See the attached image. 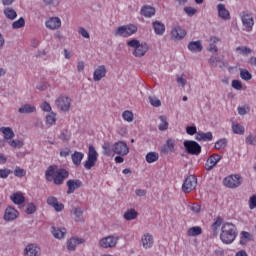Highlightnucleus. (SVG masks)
Here are the masks:
<instances>
[{
	"label": "nucleus",
	"instance_id": "obj_17",
	"mask_svg": "<svg viewBox=\"0 0 256 256\" xmlns=\"http://www.w3.org/2000/svg\"><path fill=\"white\" fill-rule=\"evenodd\" d=\"M218 17L223 19V21H229L231 19V13L225 7V4H218L217 5Z\"/></svg>",
	"mask_w": 256,
	"mask_h": 256
},
{
	"label": "nucleus",
	"instance_id": "obj_31",
	"mask_svg": "<svg viewBox=\"0 0 256 256\" xmlns=\"http://www.w3.org/2000/svg\"><path fill=\"white\" fill-rule=\"evenodd\" d=\"M0 132L3 133L4 139L6 141H10L15 137V132H13V129L11 127H1Z\"/></svg>",
	"mask_w": 256,
	"mask_h": 256
},
{
	"label": "nucleus",
	"instance_id": "obj_23",
	"mask_svg": "<svg viewBox=\"0 0 256 256\" xmlns=\"http://www.w3.org/2000/svg\"><path fill=\"white\" fill-rule=\"evenodd\" d=\"M175 151V141L173 139H168L166 144L161 147L162 155H168V153H173Z\"/></svg>",
	"mask_w": 256,
	"mask_h": 256
},
{
	"label": "nucleus",
	"instance_id": "obj_61",
	"mask_svg": "<svg viewBox=\"0 0 256 256\" xmlns=\"http://www.w3.org/2000/svg\"><path fill=\"white\" fill-rule=\"evenodd\" d=\"M249 207H250V209H255V207H256V195H253L252 197H250Z\"/></svg>",
	"mask_w": 256,
	"mask_h": 256
},
{
	"label": "nucleus",
	"instance_id": "obj_32",
	"mask_svg": "<svg viewBox=\"0 0 256 256\" xmlns=\"http://www.w3.org/2000/svg\"><path fill=\"white\" fill-rule=\"evenodd\" d=\"M35 111H36L35 106H33L31 104L22 105L18 109V112L21 113V114L35 113Z\"/></svg>",
	"mask_w": 256,
	"mask_h": 256
},
{
	"label": "nucleus",
	"instance_id": "obj_38",
	"mask_svg": "<svg viewBox=\"0 0 256 256\" xmlns=\"http://www.w3.org/2000/svg\"><path fill=\"white\" fill-rule=\"evenodd\" d=\"M221 225H223V218L217 217L211 226L214 235H217V230L219 229V227H221Z\"/></svg>",
	"mask_w": 256,
	"mask_h": 256
},
{
	"label": "nucleus",
	"instance_id": "obj_47",
	"mask_svg": "<svg viewBox=\"0 0 256 256\" xmlns=\"http://www.w3.org/2000/svg\"><path fill=\"white\" fill-rule=\"evenodd\" d=\"M122 118L124 121H127L128 123H132L133 121V112L126 110L122 113Z\"/></svg>",
	"mask_w": 256,
	"mask_h": 256
},
{
	"label": "nucleus",
	"instance_id": "obj_20",
	"mask_svg": "<svg viewBox=\"0 0 256 256\" xmlns=\"http://www.w3.org/2000/svg\"><path fill=\"white\" fill-rule=\"evenodd\" d=\"M141 243L144 249H151V247H153V243H155L153 235H151L150 233L144 234L141 238Z\"/></svg>",
	"mask_w": 256,
	"mask_h": 256
},
{
	"label": "nucleus",
	"instance_id": "obj_56",
	"mask_svg": "<svg viewBox=\"0 0 256 256\" xmlns=\"http://www.w3.org/2000/svg\"><path fill=\"white\" fill-rule=\"evenodd\" d=\"M186 133L188 135H197V133H199V132H197V127H195V126H188V127H186Z\"/></svg>",
	"mask_w": 256,
	"mask_h": 256
},
{
	"label": "nucleus",
	"instance_id": "obj_19",
	"mask_svg": "<svg viewBox=\"0 0 256 256\" xmlns=\"http://www.w3.org/2000/svg\"><path fill=\"white\" fill-rule=\"evenodd\" d=\"M106 75H107V68L105 67V65H100L94 70L93 80L101 81V79H103V77H105Z\"/></svg>",
	"mask_w": 256,
	"mask_h": 256
},
{
	"label": "nucleus",
	"instance_id": "obj_43",
	"mask_svg": "<svg viewBox=\"0 0 256 256\" xmlns=\"http://www.w3.org/2000/svg\"><path fill=\"white\" fill-rule=\"evenodd\" d=\"M240 77L244 81H251V79H253V75H251V73L247 69L240 70Z\"/></svg>",
	"mask_w": 256,
	"mask_h": 256
},
{
	"label": "nucleus",
	"instance_id": "obj_40",
	"mask_svg": "<svg viewBox=\"0 0 256 256\" xmlns=\"http://www.w3.org/2000/svg\"><path fill=\"white\" fill-rule=\"evenodd\" d=\"M147 163H155V161H159V154L157 152H149L146 155Z\"/></svg>",
	"mask_w": 256,
	"mask_h": 256
},
{
	"label": "nucleus",
	"instance_id": "obj_58",
	"mask_svg": "<svg viewBox=\"0 0 256 256\" xmlns=\"http://www.w3.org/2000/svg\"><path fill=\"white\" fill-rule=\"evenodd\" d=\"M184 11H185V13H187V15H189V17H193V15H195V13H197V9H195L193 7H185Z\"/></svg>",
	"mask_w": 256,
	"mask_h": 256
},
{
	"label": "nucleus",
	"instance_id": "obj_3",
	"mask_svg": "<svg viewBox=\"0 0 256 256\" xmlns=\"http://www.w3.org/2000/svg\"><path fill=\"white\" fill-rule=\"evenodd\" d=\"M128 47H132L134 49L133 55L134 57H145L147 51H149V46L145 42H140L137 39H132L127 42Z\"/></svg>",
	"mask_w": 256,
	"mask_h": 256
},
{
	"label": "nucleus",
	"instance_id": "obj_8",
	"mask_svg": "<svg viewBox=\"0 0 256 256\" xmlns=\"http://www.w3.org/2000/svg\"><path fill=\"white\" fill-rule=\"evenodd\" d=\"M117 243H119V237L109 235L100 239L99 247H101L102 249H113V247H115Z\"/></svg>",
	"mask_w": 256,
	"mask_h": 256
},
{
	"label": "nucleus",
	"instance_id": "obj_39",
	"mask_svg": "<svg viewBox=\"0 0 256 256\" xmlns=\"http://www.w3.org/2000/svg\"><path fill=\"white\" fill-rule=\"evenodd\" d=\"M124 219H126V221H133V219H137V211H135V209L128 210L124 213Z\"/></svg>",
	"mask_w": 256,
	"mask_h": 256
},
{
	"label": "nucleus",
	"instance_id": "obj_59",
	"mask_svg": "<svg viewBox=\"0 0 256 256\" xmlns=\"http://www.w3.org/2000/svg\"><path fill=\"white\" fill-rule=\"evenodd\" d=\"M246 143L248 145H256V137L253 136V134H250L247 138H246Z\"/></svg>",
	"mask_w": 256,
	"mask_h": 256
},
{
	"label": "nucleus",
	"instance_id": "obj_51",
	"mask_svg": "<svg viewBox=\"0 0 256 256\" xmlns=\"http://www.w3.org/2000/svg\"><path fill=\"white\" fill-rule=\"evenodd\" d=\"M14 175L15 177H25V175H27V172L25 171V169H22L20 167H16L14 170Z\"/></svg>",
	"mask_w": 256,
	"mask_h": 256
},
{
	"label": "nucleus",
	"instance_id": "obj_7",
	"mask_svg": "<svg viewBox=\"0 0 256 256\" xmlns=\"http://www.w3.org/2000/svg\"><path fill=\"white\" fill-rule=\"evenodd\" d=\"M98 158H99V153H97L95 146L90 145L88 148V158H87V161L84 163L85 169H87V171H90V169H93V167H95V163H97Z\"/></svg>",
	"mask_w": 256,
	"mask_h": 256
},
{
	"label": "nucleus",
	"instance_id": "obj_42",
	"mask_svg": "<svg viewBox=\"0 0 256 256\" xmlns=\"http://www.w3.org/2000/svg\"><path fill=\"white\" fill-rule=\"evenodd\" d=\"M227 143H228L227 138H221L215 143L214 147L218 151H221V149H225V147H227Z\"/></svg>",
	"mask_w": 256,
	"mask_h": 256
},
{
	"label": "nucleus",
	"instance_id": "obj_13",
	"mask_svg": "<svg viewBox=\"0 0 256 256\" xmlns=\"http://www.w3.org/2000/svg\"><path fill=\"white\" fill-rule=\"evenodd\" d=\"M113 151L116 155H122V157H125V155L129 154V146H127V143L123 141H118L113 145Z\"/></svg>",
	"mask_w": 256,
	"mask_h": 256
},
{
	"label": "nucleus",
	"instance_id": "obj_24",
	"mask_svg": "<svg viewBox=\"0 0 256 256\" xmlns=\"http://www.w3.org/2000/svg\"><path fill=\"white\" fill-rule=\"evenodd\" d=\"M46 27L52 31L59 29V27H61V19H59V17L50 18L48 21H46Z\"/></svg>",
	"mask_w": 256,
	"mask_h": 256
},
{
	"label": "nucleus",
	"instance_id": "obj_34",
	"mask_svg": "<svg viewBox=\"0 0 256 256\" xmlns=\"http://www.w3.org/2000/svg\"><path fill=\"white\" fill-rule=\"evenodd\" d=\"M203 233V229L199 226H194L188 229L187 235L188 237H197V235H201Z\"/></svg>",
	"mask_w": 256,
	"mask_h": 256
},
{
	"label": "nucleus",
	"instance_id": "obj_45",
	"mask_svg": "<svg viewBox=\"0 0 256 256\" xmlns=\"http://www.w3.org/2000/svg\"><path fill=\"white\" fill-rule=\"evenodd\" d=\"M232 130L236 135H243L245 133V127L241 126V124H233Z\"/></svg>",
	"mask_w": 256,
	"mask_h": 256
},
{
	"label": "nucleus",
	"instance_id": "obj_41",
	"mask_svg": "<svg viewBox=\"0 0 256 256\" xmlns=\"http://www.w3.org/2000/svg\"><path fill=\"white\" fill-rule=\"evenodd\" d=\"M236 52L239 53L240 55H251V53H253V50L246 46H238L236 48Z\"/></svg>",
	"mask_w": 256,
	"mask_h": 256
},
{
	"label": "nucleus",
	"instance_id": "obj_16",
	"mask_svg": "<svg viewBox=\"0 0 256 256\" xmlns=\"http://www.w3.org/2000/svg\"><path fill=\"white\" fill-rule=\"evenodd\" d=\"M47 205L53 207V209L57 211V213L65 209V205H63V203H59V200H57V197L55 196H50L47 198Z\"/></svg>",
	"mask_w": 256,
	"mask_h": 256
},
{
	"label": "nucleus",
	"instance_id": "obj_21",
	"mask_svg": "<svg viewBox=\"0 0 256 256\" xmlns=\"http://www.w3.org/2000/svg\"><path fill=\"white\" fill-rule=\"evenodd\" d=\"M82 243H85V239L72 237L67 241V249L68 251H75L77 245H82Z\"/></svg>",
	"mask_w": 256,
	"mask_h": 256
},
{
	"label": "nucleus",
	"instance_id": "obj_28",
	"mask_svg": "<svg viewBox=\"0 0 256 256\" xmlns=\"http://www.w3.org/2000/svg\"><path fill=\"white\" fill-rule=\"evenodd\" d=\"M141 15L146 18L153 17L155 15V8L149 5H145L140 10Z\"/></svg>",
	"mask_w": 256,
	"mask_h": 256
},
{
	"label": "nucleus",
	"instance_id": "obj_6",
	"mask_svg": "<svg viewBox=\"0 0 256 256\" xmlns=\"http://www.w3.org/2000/svg\"><path fill=\"white\" fill-rule=\"evenodd\" d=\"M223 183L228 189H237L243 184V177L239 174H232L224 178Z\"/></svg>",
	"mask_w": 256,
	"mask_h": 256
},
{
	"label": "nucleus",
	"instance_id": "obj_44",
	"mask_svg": "<svg viewBox=\"0 0 256 256\" xmlns=\"http://www.w3.org/2000/svg\"><path fill=\"white\" fill-rule=\"evenodd\" d=\"M8 145H10V147H12L13 149H21V147H23V141L19 140V139H15V140H8Z\"/></svg>",
	"mask_w": 256,
	"mask_h": 256
},
{
	"label": "nucleus",
	"instance_id": "obj_53",
	"mask_svg": "<svg viewBox=\"0 0 256 256\" xmlns=\"http://www.w3.org/2000/svg\"><path fill=\"white\" fill-rule=\"evenodd\" d=\"M188 207L193 213H201V205H199L198 203H193Z\"/></svg>",
	"mask_w": 256,
	"mask_h": 256
},
{
	"label": "nucleus",
	"instance_id": "obj_54",
	"mask_svg": "<svg viewBox=\"0 0 256 256\" xmlns=\"http://www.w3.org/2000/svg\"><path fill=\"white\" fill-rule=\"evenodd\" d=\"M13 173L9 169H0V179H7Z\"/></svg>",
	"mask_w": 256,
	"mask_h": 256
},
{
	"label": "nucleus",
	"instance_id": "obj_33",
	"mask_svg": "<svg viewBox=\"0 0 256 256\" xmlns=\"http://www.w3.org/2000/svg\"><path fill=\"white\" fill-rule=\"evenodd\" d=\"M11 200L13 203H15V205H22V203H25V196H23L21 193H14L11 196Z\"/></svg>",
	"mask_w": 256,
	"mask_h": 256
},
{
	"label": "nucleus",
	"instance_id": "obj_64",
	"mask_svg": "<svg viewBox=\"0 0 256 256\" xmlns=\"http://www.w3.org/2000/svg\"><path fill=\"white\" fill-rule=\"evenodd\" d=\"M36 88L38 89V91H47V83L41 82L37 85Z\"/></svg>",
	"mask_w": 256,
	"mask_h": 256
},
{
	"label": "nucleus",
	"instance_id": "obj_9",
	"mask_svg": "<svg viewBox=\"0 0 256 256\" xmlns=\"http://www.w3.org/2000/svg\"><path fill=\"white\" fill-rule=\"evenodd\" d=\"M171 39L173 41H183L187 37V30L183 29L181 26H174L170 32Z\"/></svg>",
	"mask_w": 256,
	"mask_h": 256
},
{
	"label": "nucleus",
	"instance_id": "obj_55",
	"mask_svg": "<svg viewBox=\"0 0 256 256\" xmlns=\"http://www.w3.org/2000/svg\"><path fill=\"white\" fill-rule=\"evenodd\" d=\"M232 87H233V89H236L237 91H241V89H243V84L241 83L240 80H233Z\"/></svg>",
	"mask_w": 256,
	"mask_h": 256
},
{
	"label": "nucleus",
	"instance_id": "obj_12",
	"mask_svg": "<svg viewBox=\"0 0 256 256\" xmlns=\"http://www.w3.org/2000/svg\"><path fill=\"white\" fill-rule=\"evenodd\" d=\"M184 147L190 155H199L201 153V145L195 141H184Z\"/></svg>",
	"mask_w": 256,
	"mask_h": 256
},
{
	"label": "nucleus",
	"instance_id": "obj_35",
	"mask_svg": "<svg viewBox=\"0 0 256 256\" xmlns=\"http://www.w3.org/2000/svg\"><path fill=\"white\" fill-rule=\"evenodd\" d=\"M102 149H103V155H106V157H111V155H113V153H115V151H113V148H111V143L109 142H104V144L102 145Z\"/></svg>",
	"mask_w": 256,
	"mask_h": 256
},
{
	"label": "nucleus",
	"instance_id": "obj_5",
	"mask_svg": "<svg viewBox=\"0 0 256 256\" xmlns=\"http://www.w3.org/2000/svg\"><path fill=\"white\" fill-rule=\"evenodd\" d=\"M137 32V26L133 24L119 26L114 32L115 37H131Z\"/></svg>",
	"mask_w": 256,
	"mask_h": 256
},
{
	"label": "nucleus",
	"instance_id": "obj_1",
	"mask_svg": "<svg viewBox=\"0 0 256 256\" xmlns=\"http://www.w3.org/2000/svg\"><path fill=\"white\" fill-rule=\"evenodd\" d=\"M46 181H53L54 185H63L65 179H69V171L60 168L57 169L55 165L49 166L45 172Z\"/></svg>",
	"mask_w": 256,
	"mask_h": 256
},
{
	"label": "nucleus",
	"instance_id": "obj_26",
	"mask_svg": "<svg viewBox=\"0 0 256 256\" xmlns=\"http://www.w3.org/2000/svg\"><path fill=\"white\" fill-rule=\"evenodd\" d=\"M152 27H153L154 33L156 35H164V33H165V24H163L161 21H154L152 23Z\"/></svg>",
	"mask_w": 256,
	"mask_h": 256
},
{
	"label": "nucleus",
	"instance_id": "obj_18",
	"mask_svg": "<svg viewBox=\"0 0 256 256\" xmlns=\"http://www.w3.org/2000/svg\"><path fill=\"white\" fill-rule=\"evenodd\" d=\"M66 185L68 187L67 195H71L83 185V182L81 180H68Z\"/></svg>",
	"mask_w": 256,
	"mask_h": 256
},
{
	"label": "nucleus",
	"instance_id": "obj_50",
	"mask_svg": "<svg viewBox=\"0 0 256 256\" xmlns=\"http://www.w3.org/2000/svg\"><path fill=\"white\" fill-rule=\"evenodd\" d=\"M149 103L152 105V107H161V100L155 96H149Z\"/></svg>",
	"mask_w": 256,
	"mask_h": 256
},
{
	"label": "nucleus",
	"instance_id": "obj_29",
	"mask_svg": "<svg viewBox=\"0 0 256 256\" xmlns=\"http://www.w3.org/2000/svg\"><path fill=\"white\" fill-rule=\"evenodd\" d=\"M196 141H213V133L198 132L195 136Z\"/></svg>",
	"mask_w": 256,
	"mask_h": 256
},
{
	"label": "nucleus",
	"instance_id": "obj_11",
	"mask_svg": "<svg viewBox=\"0 0 256 256\" xmlns=\"http://www.w3.org/2000/svg\"><path fill=\"white\" fill-rule=\"evenodd\" d=\"M55 105L60 109V111L67 112L71 109V98L68 96H60L56 99Z\"/></svg>",
	"mask_w": 256,
	"mask_h": 256
},
{
	"label": "nucleus",
	"instance_id": "obj_15",
	"mask_svg": "<svg viewBox=\"0 0 256 256\" xmlns=\"http://www.w3.org/2000/svg\"><path fill=\"white\" fill-rule=\"evenodd\" d=\"M223 159V157L219 154H213L211 155L205 163V169L206 171H211L216 165L217 163Z\"/></svg>",
	"mask_w": 256,
	"mask_h": 256
},
{
	"label": "nucleus",
	"instance_id": "obj_36",
	"mask_svg": "<svg viewBox=\"0 0 256 256\" xmlns=\"http://www.w3.org/2000/svg\"><path fill=\"white\" fill-rule=\"evenodd\" d=\"M4 15L7 17V19H10V21H14V19H17V12L13 8H6L4 9Z\"/></svg>",
	"mask_w": 256,
	"mask_h": 256
},
{
	"label": "nucleus",
	"instance_id": "obj_27",
	"mask_svg": "<svg viewBox=\"0 0 256 256\" xmlns=\"http://www.w3.org/2000/svg\"><path fill=\"white\" fill-rule=\"evenodd\" d=\"M85 157V154L82 152L75 151L71 155L72 163L75 165V167H79L81 165V162L83 161V158Z\"/></svg>",
	"mask_w": 256,
	"mask_h": 256
},
{
	"label": "nucleus",
	"instance_id": "obj_2",
	"mask_svg": "<svg viewBox=\"0 0 256 256\" xmlns=\"http://www.w3.org/2000/svg\"><path fill=\"white\" fill-rule=\"evenodd\" d=\"M220 239L225 245H231L237 239V227L229 222L222 224Z\"/></svg>",
	"mask_w": 256,
	"mask_h": 256
},
{
	"label": "nucleus",
	"instance_id": "obj_22",
	"mask_svg": "<svg viewBox=\"0 0 256 256\" xmlns=\"http://www.w3.org/2000/svg\"><path fill=\"white\" fill-rule=\"evenodd\" d=\"M41 255V248L35 244H29L25 248V256H39Z\"/></svg>",
	"mask_w": 256,
	"mask_h": 256
},
{
	"label": "nucleus",
	"instance_id": "obj_30",
	"mask_svg": "<svg viewBox=\"0 0 256 256\" xmlns=\"http://www.w3.org/2000/svg\"><path fill=\"white\" fill-rule=\"evenodd\" d=\"M51 233L55 239H63L65 237V234L67 233V230L65 228H57L52 226Z\"/></svg>",
	"mask_w": 256,
	"mask_h": 256
},
{
	"label": "nucleus",
	"instance_id": "obj_25",
	"mask_svg": "<svg viewBox=\"0 0 256 256\" xmlns=\"http://www.w3.org/2000/svg\"><path fill=\"white\" fill-rule=\"evenodd\" d=\"M188 49L191 53H201L203 51V44L200 40L192 41L188 44Z\"/></svg>",
	"mask_w": 256,
	"mask_h": 256
},
{
	"label": "nucleus",
	"instance_id": "obj_60",
	"mask_svg": "<svg viewBox=\"0 0 256 256\" xmlns=\"http://www.w3.org/2000/svg\"><path fill=\"white\" fill-rule=\"evenodd\" d=\"M177 83L180 85V87H185L187 85V79L182 76L177 77Z\"/></svg>",
	"mask_w": 256,
	"mask_h": 256
},
{
	"label": "nucleus",
	"instance_id": "obj_57",
	"mask_svg": "<svg viewBox=\"0 0 256 256\" xmlns=\"http://www.w3.org/2000/svg\"><path fill=\"white\" fill-rule=\"evenodd\" d=\"M78 33H79L82 37H84V39H90V37H91V36L89 35V32H87L86 29L83 28V27H81V28L78 29Z\"/></svg>",
	"mask_w": 256,
	"mask_h": 256
},
{
	"label": "nucleus",
	"instance_id": "obj_49",
	"mask_svg": "<svg viewBox=\"0 0 256 256\" xmlns=\"http://www.w3.org/2000/svg\"><path fill=\"white\" fill-rule=\"evenodd\" d=\"M56 121H57V118H56L55 113L51 112L50 114H48L46 116V123L48 125H55Z\"/></svg>",
	"mask_w": 256,
	"mask_h": 256
},
{
	"label": "nucleus",
	"instance_id": "obj_10",
	"mask_svg": "<svg viewBox=\"0 0 256 256\" xmlns=\"http://www.w3.org/2000/svg\"><path fill=\"white\" fill-rule=\"evenodd\" d=\"M195 187H197V177L190 175L185 179L182 185V191L183 193H191Z\"/></svg>",
	"mask_w": 256,
	"mask_h": 256
},
{
	"label": "nucleus",
	"instance_id": "obj_14",
	"mask_svg": "<svg viewBox=\"0 0 256 256\" xmlns=\"http://www.w3.org/2000/svg\"><path fill=\"white\" fill-rule=\"evenodd\" d=\"M17 217H19V211H17V209H15L12 206H8L5 211H4V216L3 219L9 223L11 221H15V219H17Z\"/></svg>",
	"mask_w": 256,
	"mask_h": 256
},
{
	"label": "nucleus",
	"instance_id": "obj_37",
	"mask_svg": "<svg viewBox=\"0 0 256 256\" xmlns=\"http://www.w3.org/2000/svg\"><path fill=\"white\" fill-rule=\"evenodd\" d=\"M161 123L158 126L159 131H167L169 129V122H167L166 116L159 117Z\"/></svg>",
	"mask_w": 256,
	"mask_h": 256
},
{
	"label": "nucleus",
	"instance_id": "obj_63",
	"mask_svg": "<svg viewBox=\"0 0 256 256\" xmlns=\"http://www.w3.org/2000/svg\"><path fill=\"white\" fill-rule=\"evenodd\" d=\"M77 71L81 73V71H85V62L79 61L77 63Z\"/></svg>",
	"mask_w": 256,
	"mask_h": 256
},
{
	"label": "nucleus",
	"instance_id": "obj_4",
	"mask_svg": "<svg viewBox=\"0 0 256 256\" xmlns=\"http://www.w3.org/2000/svg\"><path fill=\"white\" fill-rule=\"evenodd\" d=\"M240 18L244 27V31H247V33H251V31H253V26L255 25V18L253 17V13L247 10L242 11L240 13Z\"/></svg>",
	"mask_w": 256,
	"mask_h": 256
},
{
	"label": "nucleus",
	"instance_id": "obj_52",
	"mask_svg": "<svg viewBox=\"0 0 256 256\" xmlns=\"http://www.w3.org/2000/svg\"><path fill=\"white\" fill-rule=\"evenodd\" d=\"M37 211V207L33 203H29L26 208L27 215H33Z\"/></svg>",
	"mask_w": 256,
	"mask_h": 256
},
{
	"label": "nucleus",
	"instance_id": "obj_48",
	"mask_svg": "<svg viewBox=\"0 0 256 256\" xmlns=\"http://www.w3.org/2000/svg\"><path fill=\"white\" fill-rule=\"evenodd\" d=\"M71 213L75 215L76 221H81V218L83 217V210H81V208H73Z\"/></svg>",
	"mask_w": 256,
	"mask_h": 256
},
{
	"label": "nucleus",
	"instance_id": "obj_62",
	"mask_svg": "<svg viewBox=\"0 0 256 256\" xmlns=\"http://www.w3.org/2000/svg\"><path fill=\"white\" fill-rule=\"evenodd\" d=\"M41 109L45 111L46 113L51 112V105L47 102L42 103Z\"/></svg>",
	"mask_w": 256,
	"mask_h": 256
},
{
	"label": "nucleus",
	"instance_id": "obj_46",
	"mask_svg": "<svg viewBox=\"0 0 256 256\" xmlns=\"http://www.w3.org/2000/svg\"><path fill=\"white\" fill-rule=\"evenodd\" d=\"M21 27H25V19L21 17L19 20H16L12 23L13 29H21Z\"/></svg>",
	"mask_w": 256,
	"mask_h": 256
}]
</instances>
